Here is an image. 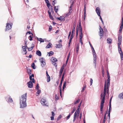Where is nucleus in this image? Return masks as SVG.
<instances>
[{"label": "nucleus", "mask_w": 123, "mask_h": 123, "mask_svg": "<svg viewBox=\"0 0 123 123\" xmlns=\"http://www.w3.org/2000/svg\"><path fill=\"white\" fill-rule=\"evenodd\" d=\"M106 85H105L104 88L103 94V93H101L100 95L101 99V103L100 106V111L101 114H102L103 112V110L104 106V104L105 101V98L106 95Z\"/></svg>", "instance_id": "obj_1"}, {"label": "nucleus", "mask_w": 123, "mask_h": 123, "mask_svg": "<svg viewBox=\"0 0 123 123\" xmlns=\"http://www.w3.org/2000/svg\"><path fill=\"white\" fill-rule=\"evenodd\" d=\"M27 94V93L23 94L22 95V97L20 99V104L21 108H23L26 106V101Z\"/></svg>", "instance_id": "obj_2"}, {"label": "nucleus", "mask_w": 123, "mask_h": 123, "mask_svg": "<svg viewBox=\"0 0 123 123\" xmlns=\"http://www.w3.org/2000/svg\"><path fill=\"white\" fill-rule=\"evenodd\" d=\"M110 79H108L107 80V84L106 83V82H105V83L104 85V86H105V85H106V92L108 93V87L109 86H110ZM104 87L105 86H104Z\"/></svg>", "instance_id": "obj_3"}, {"label": "nucleus", "mask_w": 123, "mask_h": 123, "mask_svg": "<svg viewBox=\"0 0 123 123\" xmlns=\"http://www.w3.org/2000/svg\"><path fill=\"white\" fill-rule=\"evenodd\" d=\"M100 28L99 29V35L100 37V38L101 39L103 37V34L104 33L103 30L102 28L100 26H99Z\"/></svg>", "instance_id": "obj_4"}, {"label": "nucleus", "mask_w": 123, "mask_h": 123, "mask_svg": "<svg viewBox=\"0 0 123 123\" xmlns=\"http://www.w3.org/2000/svg\"><path fill=\"white\" fill-rule=\"evenodd\" d=\"M12 23H7L6 24V26L5 31L8 30L12 28Z\"/></svg>", "instance_id": "obj_5"}, {"label": "nucleus", "mask_w": 123, "mask_h": 123, "mask_svg": "<svg viewBox=\"0 0 123 123\" xmlns=\"http://www.w3.org/2000/svg\"><path fill=\"white\" fill-rule=\"evenodd\" d=\"M72 5H71V6H70L69 8L68 12L66 14V16H68L71 14V13L72 12Z\"/></svg>", "instance_id": "obj_6"}, {"label": "nucleus", "mask_w": 123, "mask_h": 123, "mask_svg": "<svg viewBox=\"0 0 123 123\" xmlns=\"http://www.w3.org/2000/svg\"><path fill=\"white\" fill-rule=\"evenodd\" d=\"M40 62L41 64V66L43 67L45 65V62L44 61H43L44 60V58H41L39 59Z\"/></svg>", "instance_id": "obj_7"}, {"label": "nucleus", "mask_w": 123, "mask_h": 123, "mask_svg": "<svg viewBox=\"0 0 123 123\" xmlns=\"http://www.w3.org/2000/svg\"><path fill=\"white\" fill-rule=\"evenodd\" d=\"M46 100L43 98H42L41 99V104L43 105L46 106L47 103H46Z\"/></svg>", "instance_id": "obj_8"}, {"label": "nucleus", "mask_w": 123, "mask_h": 123, "mask_svg": "<svg viewBox=\"0 0 123 123\" xmlns=\"http://www.w3.org/2000/svg\"><path fill=\"white\" fill-rule=\"evenodd\" d=\"M51 60L52 62V63L54 65H55L56 64V62L57 61V59L55 58L52 57L51 58Z\"/></svg>", "instance_id": "obj_9"}, {"label": "nucleus", "mask_w": 123, "mask_h": 123, "mask_svg": "<svg viewBox=\"0 0 123 123\" xmlns=\"http://www.w3.org/2000/svg\"><path fill=\"white\" fill-rule=\"evenodd\" d=\"M96 11L98 16H100L101 11L100 8L99 7L96 8Z\"/></svg>", "instance_id": "obj_10"}, {"label": "nucleus", "mask_w": 123, "mask_h": 123, "mask_svg": "<svg viewBox=\"0 0 123 123\" xmlns=\"http://www.w3.org/2000/svg\"><path fill=\"white\" fill-rule=\"evenodd\" d=\"M118 45H121V42L122 40V37L121 36H120V35H119L118 36Z\"/></svg>", "instance_id": "obj_11"}, {"label": "nucleus", "mask_w": 123, "mask_h": 123, "mask_svg": "<svg viewBox=\"0 0 123 123\" xmlns=\"http://www.w3.org/2000/svg\"><path fill=\"white\" fill-rule=\"evenodd\" d=\"M28 87L30 88H32L33 86V84L31 81L27 83Z\"/></svg>", "instance_id": "obj_12"}, {"label": "nucleus", "mask_w": 123, "mask_h": 123, "mask_svg": "<svg viewBox=\"0 0 123 123\" xmlns=\"http://www.w3.org/2000/svg\"><path fill=\"white\" fill-rule=\"evenodd\" d=\"M62 83L60 82V84L59 87V89H60V96H61V97H62V89L61 86H62Z\"/></svg>", "instance_id": "obj_13"}, {"label": "nucleus", "mask_w": 123, "mask_h": 123, "mask_svg": "<svg viewBox=\"0 0 123 123\" xmlns=\"http://www.w3.org/2000/svg\"><path fill=\"white\" fill-rule=\"evenodd\" d=\"M79 29L80 30V33H81V32L82 33L80 22L79 23Z\"/></svg>", "instance_id": "obj_14"}, {"label": "nucleus", "mask_w": 123, "mask_h": 123, "mask_svg": "<svg viewBox=\"0 0 123 123\" xmlns=\"http://www.w3.org/2000/svg\"><path fill=\"white\" fill-rule=\"evenodd\" d=\"M52 45L51 43H49L47 45V46L45 48L46 49H48L49 48H50L51 47V45Z\"/></svg>", "instance_id": "obj_15"}, {"label": "nucleus", "mask_w": 123, "mask_h": 123, "mask_svg": "<svg viewBox=\"0 0 123 123\" xmlns=\"http://www.w3.org/2000/svg\"><path fill=\"white\" fill-rule=\"evenodd\" d=\"M57 19L61 21H62L63 20H64V18L63 17H62V16H60L59 17H58Z\"/></svg>", "instance_id": "obj_16"}, {"label": "nucleus", "mask_w": 123, "mask_h": 123, "mask_svg": "<svg viewBox=\"0 0 123 123\" xmlns=\"http://www.w3.org/2000/svg\"><path fill=\"white\" fill-rule=\"evenodd\" d=\"M37 54L39 56L41 55V52L39 50L37 51L36 52Z\"/></svg>", "instance_id": "obj_17"}, {"label": "nucleus", "mask_w": 123, "mask_h": 123, "mask_svg": "<svg viewBox=\"0 0 123 123\" xmlns=\"http://www.w3.org/2000/svg\"><path fill=\"white\" fill-rule=\"evenodd\" d=\"M56 48H61L62 47V45L61 44H56Z\"/></svg>", "instance_id": "obj_18"}, {"label": "nucleus", "mask_w": 123, "mask_h": 123, "mask_svg": "<svg viewBox=\"0 0 123 123\" xmlns=\"http://www.w3.org/2000/svg\"><path fill=\"white\" fill-rule=\"evenodd\" d=\"M123 23H121V25L119 30V32H121L123 29Z\"/></svg>", "instance_id": "obj_19"}, {"label": "nucleus", "mask_w": 123, "mask_h": 123, "mask_svg": "<svg viewBox=\"0 0 123 123\" xmlns=\"http://www.w3.org/2000/svg\"><path fill=\"white\" fill-rule=\"evenodd\" d=\"M34 47V45L33 44H32V46L31 47L28 48V50L29 51H30L32 50L33 48Z\"/></svg>", "instance_id": "obj_20"}, {"label": "nucleus", "mask_w": 123, "mask_h": 123, "mask_svg": "<svg viewBox=\"0 0 123 123\" xmlns=\"http://www.w3.org/2000/svg\"><path fill=\"white\" fill-rule=\"evenodd\" d=\"M66 82L65 81L64 82L63 84V86L62 91H64V90L65 88H66Z\"/></svg>", "instance_id": "obj_21"}, {"label": "nucleus", "mask_w": 123, "mask_h": 123, "mask_svg": "<svg viewBox=\"0 0 123 123\" xmlns=\"http://www.w3.org/2000/svg\"><path fill=\"white\" fill-rule=\"evenodd\" d=\"M64 68V66H62L61 68L59 73L62 74Z\"/></svg>", "instance_id": "obj_22"}, {"label": "nucleus", "mask_w": 123, "mask_h": 123, "mask_svg": "<svg viewBox=\"0 0 123 123\" xmlns=\"http://www.w3.org/2000/svg\"><path fill=\"white\" fill-rule=\"evenodd\" d=\"M37 92L36 93V95L37 96H38L41 92V90H37Z\"/></svg>", "instance_id": "obj_23"}, {"label": "nucleus", "mask_w": 123, "mask_h": 123, "mask_svg": "<svg viewBox=\"0 0 123 123\" xmlns=\"http://www.w3.org/2000/svg\"><path fill=\"white\" fill-rule=\"evenodd\" d=\"M119 98L121 99L123 98V92L120 93L118 96Z\"/></svg>", "instance_id": "obj_24"}, {"label": "nucleus", "mask_w": 123, "mask_h": 123, "mask_svg": "<svg viewBox=\"0 0 123 123\" xmlns=\"http://www.w3.org/2000/svg\"><path fill=\"white\" fill-rule=\"evenodd\" d=\"M58 6H55L54 10L56 13H57V12L58 9Z\"/></svg>", "instance_id": "obj_25"}, {"label": "nucleus", "mask_w": 123, "mask_h": 123, "mask_svg": "<svg viewBox=\"0 0 123 123\" xmlns=\"http://www.w3.org/2000/svg\"><path fill=\"white\" fill-rule=\"evenodd\" d=\"M107 43H110L112 42V40L111 39L108 38L107 39Z\"/></svg>", "instance_id": "obj_26"}, {"label": "nucleus", "mask_w": 123, "mask_h": 123, "mask_svg": "<svg viewBox=\"0 0 123 123\" xmlns=\"http://www.w3.org/2000/svg\"><path fill=\"white\" fill-rule=\"evenodd\" d=\"M22 48L23 49V50L25 52V54H26L27 53V52L26 51V47L25 46H23Z\"/></svg>", "instance_id": "obj_27"}, {"label": "nucleus", "mask_w": 123, "mask_h": 123, "mask_svg": "<svg viewBox=\"0 0 123 123\" xmlns=\"http://www.w3.org/2000/svg\"><path fill=\"white\" fill-rule=\"evenodd\" d=\"M79 49V44L77 45L76 48V52L77 53L78 52Z\"/></svg>", "instance_id": "obj_28"}, {"label": "nucleus", "mask_w": 123, "mask_h": 123, "mask_svg": "<svg viewBox=\"0 0 123 123\" xmlns=\"http://www.w3.org/2000/svg\"><path fill=\"white\" fill-rule=\"evenodd\" d=\"M77 115V113H76V112L74 113V119L73 120V121L74 122L76 118V117Z\"/></svg>", "instance_id": "obj_29"}, {"label": "nucleus", "mask_w": 123, "mask_h": 123, "mask_svg": "<svg viewBox=\"0 0 123 123\" xmlns=\"http://www.w3.org/2000/svg\"><path fill=\"white\" fill-rule=\"evenodd\" d=\"M37 39L38 40L40 41L41 42H43L44 41V40L42 38H37Z\"/></svg>", "instance_id": "obj_30"}, {"label": "nucleus", "mask_w": 123, "mask_h": 123, "mask_svg": "<svg viewBox=\"0 0 123 123\" xmlns=\"http://www.w3.org/2000/svg\"><path fill=\"white\" fill-rule=\"evenodd\" d=\"M54 54V53L53 51H50L49 53V56H50Z\"/></svg>", "instance_id": "obj_31"}, {"label": "nucleus", "mask_w": 123, "mask_h": 123, "mask_svg": "<svg viewBox=\"0 0 123 123\" xmlns=\"http://www.w3.org/2000/svg\"><path fill=\"white\" fill-rule=\"evenodd\" d=\"M27 73H28L30 75V74H31V70L30 69H27Z\"/></svg>", "instance_id": "obj_32"}, {"label": "nucleus", "mask_w": 123, "mask_h": 123, "mask_svg": "<svg viewBox=\"0 0 123 123\" xmlns=\"http://www.w3.org/2000/svg\"><path fill=\"white\" fill-rule=\"evenodd\" d=\"M31 66L33 69H35V65L34 63H33L31 64Z\"/></svg>", "instance_id": "obj_33"}, {"label": "nucleus", "mask_w": 123, "mask_h": 123, "mask_svg": "<svg viewBox=\"0 0 123 123\" xmlns=\"http://www.w3.org/2000/svg\"><path fill=\"white\" fill-rule=\"evenodd\" d=\"M80 101V99H79L77 100L76 101L74 102V104H76L77 103H78Z\"/></svg>", "instance_id": "obj_34"}, {"label": "nucleus", "mask_w": 123, "mask_h": 123, "mask_svg": "<svg viewBox=\"0 0 123 123\" xmlns=\"http://www.w3.org/2000/svg\"><path fill=\"white\" fill-rule=\"evenodd\" d=\"M111 104H110L109 105V109L108 112H110L111 111Z\"/></svg>", "instance_id": "obj_35"}, {"label": "nucleus", "mask_w": 123, "mask_h": 123, "mask_svg": "<svg viewBox=\"0 0 123 123\" xmlns=\"http://www.w3.org/2000/svg\"><path fill=\"white\" fill-rule=\"evenodd\" d=\"M107 114V112H106V113L105 114L104 116V118L103 119V120H104V121L105 120V119H106V114Z\"/></svg>", "instance_id": "obj_36"}, {"label": "nucleus", "mask_w": 123, "mask_h": 123, "mask_svg": "<svg viewBox=\"0 0 123 123\" xmlns=\"http://www.w3.org/2000/svg\"><path fill=\"white\" fill-rule=\"evenodd\" d=\"M62 117V116L61 115H59L57 119V121H59Z\"/></svg>", "instance_id": "obj_37"}, {"label": "nucleus", "mask_w": 123, "mask_h": 123, "mask_svg": "<svg viewBox=\"0 0 123 123\" xmlns=\"http://www.w3.org/2000/svg\"><path fill=\"white\" fill-rule=\"evenodd\" d=\"M59 99V98L56 95H55V100H57Z\"/></svg>", "instance_id": "obj_38"}, {"label": "nucleus", "mask_w": 123, "mask_h": 123, "mask_svg": "<svg viewBox=\"0 0 123 123\" xmlns=\"http://www.w3.org/2000/svg\"><path fill=\"white\" fill-rule=\"evenodd\" d=\"M8 101L11 102H12L13 101L12 98L10 97L9 98Z\"/></svg>", "instance_id": "obj_39"}, {"label": "nucleus", "mask_w": 123, "mask_h": 123, "mask_svg": "<svg viewBox=\"0 0 123 123\" xmlns=\"http://www.w3.org/2000/svg\"><path fill=\"white\" fill-rule=\"evenodd\" d=\"M120 56L121 58V59L122 60H123V53H121L120 54Z\"/></svg>", "instance_id": "obj_40"}, {"label": "nucleus", "mask_w": 123, "mask_h": 123, "mask_svg": "<svg viewBox=\"0 0 123 123\" xmlns=\"http://www.w3.org/2000/svg\"><path fill=\"white\" fill-rule=\"evenodd\" d=\"M86 88V86L85 85L82 88V90H81V92H83L84 91Z\"/></svg>", "instance_id": "obj_41"}, {"label": "nucleus", "mask_w": 123, "mask_h": 123, "mask_svg": "<svg viewBox=\"0 0 123 123\" xmlns=\"http://www.w3.org/2000/svg\"><path fill=\"white\" fill-rule=\"evenodd\" d=\"M47 81L48 82H49L50 81V77H47Z\"/></svg>", "instance_id": "obj_42"}, {"label": "nucleus", "mask_w": 123, "mask_h": 123, "mask_svg": "<svg viewBox=\"0 0 123 123\" xmlns=\"http://www.w3.org/2000/svg\"><path fill=\"white\" fill-rule=\"evenodd\" d=\"M70 116L71 114H69V115L67 116V117H66V119L67 120L68 119H69L70 118Z\"/></svg>", "instance_id": "obj_43"}, {"label": "nucleus", "mask_w": 123, "mask_h": 123, "mask_svg": "<svg viewBox=\"0 0 123 123\" xmlns=\"http://www.w3.org/2000/svg\"><path fill=\"white\" fill-rule=\"evenodd\" d=\"M32 36H30L29 37V38L30 41L32 40Z\"/></svg>", "instance_id": "obj_44"}, {"label": "nucleus", "mask_w": 123, "mask_h": 123, "mask_svg": "<svg viewBox=\"0 0 123 123\" xmlns=\"http://www.w3.org/2000/svg\"><path fill=\"white\" fill-rule=\"evenodd\" d=\"M83 37V33H82L81 32V33H80V39L81 38V39H82V38Z\"/></svg>", "instance_id": "obj_45"}, {"label": "nucleus", "mask_w": 123, "mask_h": 123, "mask_svg": "<svg viewBox=\"0 0 123 123\" xmlns=\"http://www.w3.org/2000/svg\"><path fill=\"white\" fill-rule=\"evenodd\" d=\"M72 39L70 38L68 43L69 46L71 42V41Z\"/></svg>", "instance_id": "obj_46"}, {"label": "nucleus", "mask_w": 123, "mask_h": 123, "mask_svg": "<svg viewBox=\"0 0 123 123\" xmlns=\"http://www.w3.org/2000/svg\"><path fill=\"white\" fill-rule=\"evenodd\" d=\"M75 31V28H73L72 31V33H74V32Z\"/></svg>", "instance_id": "obj_47"}, {"label": "nucleus", "mask_w": 123, "mask_h": 123, "mask_svg": "<svg viewBox=\"0 0 123 123\" xmlns=\"http://www.w3.org/2000/svg\"><path fill=\"white\" fill-rule=\"evenodd\" d=\"M92 50L93 52V54H96L95 51L93 47H92Z\"/></svg>", "instance_id": "obj_48"}, {"label": "nucleus", "mask_w": 123, "mask_h": 123, "mask_svg": "<svg viewBox=\"0 0 123 123\" xmlns=\"http://www.w3.org/2000/svg\"><path fill=\"white\" fill-rule=\"evenodd\" d=\"M92 50L93 52V54H96L95 51L93 47H92Z\"/></svg>", "instance_id": "obj_49"}, {"label": "nucleus", "mask_w": 123, "mask_h": 123, "mask_svg": "<svg viewBox=\"0 0 123 123\" xmlns=\"http://www.w3.org/2000/svg\"><path fill=\"white\" fill-rule=\"evenodd\" d=\"M52 29V27L51 26H49V31H50Z\"/></svg>", "instance_id": "obj_50"}, {"label": "nucleus", "mask_w": 123, "mask_h": 123, "mask_svg": "<svg viewBox=\"0 0 123 123\" xmlns=\"http://www.w3.org/2000/svg\"><path fill=\"white\" fill-rule=\"evenodd\" d=\"M39 87V84L38 83L37 84V85H36V89H37V90H39L38 89Z\"/></svg>", "instance_id": "obj_51"}, {"label": "nucleus", "mask_w": 123, "mask_h": 123, "mask_svg": "<svg viewBox=\"0 0 123 123\" xmlns=\"http://www.w3.org/2000/svg\"><path fill=\"white\" fill-rule=\"evenodd\" d=\"M70 2L71 3L70 6H71V5H72V6H73L74 3L73 0H70Z\"/></svg>", "instance_id": "obj_52"}, {"label": "nucleus", "mask_w": 123, "mask_h": 123, "mask_svg": "<svg viewBox=\"0 0 123 123\" xmlns=\"http://www.w3.org/2000/svg\"><path fill=\"white\" fill-rule=\"evenodd\" d=\"M47 6L48 7H49L50 6V4L49 2L46 3Z\"/></svg>", "instance_id": "obj_53"}, {"label": "nucleus", "mask_w": 123, "mask_h": 123, "mask_svg": "<svg viewBox=\"0 0 123 123\" xmlns=\"http://www.w3.org/2000/svg\"><path fill=\"white\" fill-rule=\"evenodd\" d=\"M86 12H84V20H85L86 19Z\"/></svg>", "instance_id": "obj_54"}, {"label": "nucleus", "mask_w": 123, "mask_h": 123, "mask_svg": "<svg viewBox=\"0 0 123 123\" xmlns=\"http://www.w3.org/2000/svg\"><path fill=\"white\" fill-rule=\"evenodd\" d=\"M93 82V80L92 79V78H91L90 80V85H91L92 83Z\"/></svg>", "instance_id": "obj_55"}, {"label": "nucleus", "mask_w": 123, "mask_h": 123, "mask_svg": "<svg viewBox=\"0 0 123 123\" xmlns=\"http://www.w3.org/2000/svg\"><path fill=\"white\" fill-rule=\"evenodd\" d=\"M104 33H105V34H107V30L106 29H105L104 30Z\"/></svg>", "instance_id": "obj_56"}, {"label": "nucleus", "mask_w": 123, "mask_h": 123, "mask_svg": "<svg viewBox=\"0 0 123 123\" xmlns=\"http://www.w3.org/2000/svg\"><path fill=\"white\" fill-rule=\"evenodd\" d=\"M49 18L51 19L52 20H54V19L53 18V17L51 15H50V16H49Z\"/></svg>", "instance_id": "obj_57"}, {"label": "nucleus", "mask_w": 123, "mask_h": 123, "mask_svg": "<svg viewBox=\"0 0 123 123\" xmlns=\"http://www.w3.org/2000/svg\"><path fill=\"white\" fill-rule=\"evenodd\" d=\"M80 42L81 44V45H82L83 44V43L82 41V39H81V38L79 39Z\"/></svg>", "instance_id": "obj_58"}, {"label": "nucleus", "mask_w": 123, "mask_h": 123, "mask_svg": "<svg viewBox=\"0 0 123 123\" xmlns=\"http://www.w3.org/2000/svg\"><path fill=\"white\" fill-rule=\"evenodd\" d=\"M118 50L120 54L123 53L122 51L121 50V49H119Z\"/></svg>", "instance_id": "obj_59"}, {"label": "nucleus", "mask_w": 123, "mask_h": 123, "mask_svg": "<svg viewBox=\"0 0 123 123\" xmlns=\"http://www.w3.org/2000/svg\"><path fill=\"white\" fill-rule=\"evenodd\" d=\"M70 54V53H69V54H68V57H67V61L66 62H67L68 61V59H69V57Z\"/></svg>", "instance_id": "obj_60"}, {"label": "nucleus", "mask_w": 123, "mask_h": 123, "mask_svg": "<svg viewBox=\"0 0 123 123\" xmlns=\"http://www.w3.org/2000/svg\"><path fill=\"white\" fill-rule=\"evenodd\" d=\"M55 0H54L53 1V2L52 3V4L53 6H54L55 5Z\"/></svg>", "instance_id": "obj_61"}, {"label": "nucleus", "mask_w": 123, "mask_h": 123, "mask_svg": "<svg viewBox=\"0 0 123 123\" xmlns=\"http://www.w3.org/2000/svg\"><path fill=\"white\" fill-rule=\"evenodd\" d=\"M73 36L74 35V33H72L70 38L72 39L73 38Z\"/></svg>", "instance_id": "obj_62"}, {"label": "nucleus", "mask_w": 123, "mask_h": 123, "mask_svg": "<svg viewBox=\"0 0 123 123\" xmlns=\"http://www.w3.org/2000/svg\"><path fill=\"white\" fill-rule=\"evenodd\" d=\"M46 74L47 77H50L48 73V72L47 71H46Z\"/></svg>", "instance_id": "obj_63"}, {"label": "nucleus", "mask_w": 123, "mask_h": 123, "mask_svg": "<svg viewBox=\"0 0 123 123\" xmlns=\"http://www.w3.org/2000/svg\"><path fill=\"white\" fill-rule=\"evenodd\" d=\"M48 15H49V16H50L51 15V12H49V10L48 11Z\"/></svg>", "instance_id": "obj_64"}]
</instances>
